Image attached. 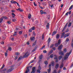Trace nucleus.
Wrapping results in <instances>:
<instances>
[{"label": "nucleus", "mask_w": 73, "mask_h": 73, "mask_svg": "<svg viewBox=\"0 0 73 73\" xmlns=\"http://www.w3.org/2000/svg\"><path fill=\"white\" fill-rule=\"evenodd\" d=\"M71 25H72V23L70 22L68 24V27H70V26H71Z\"/></svg>", "instance_id": "nucleus-18"}, {"label": "nucleus", "mask_w": 73, "mask_h": 73, "mask_svg": "<svg viewBox=\"0 0 73 73\" xmlns=\"http://www.w3.org/2000/svg\"><path fill=\"white\" fill-rule=\"evenodd\" d=\"M28 18L29 19L31 18V14L30 13L29 14Z\"/></svg>", "instance_id": "nucleus-14"}, {"label": "nucleus", "mask_w": 73, "mask_h": 73, "mask_svg": "<svg viewBox=\"0 0 73 73\" xmlns=\"http://www.w3.org/2000/svg\"><path fill=\"white\" fill-rule=\"evenodd\" d=\"M52 49L54 50H56V48H55V47H53Z\"/></svg>", "instance_id": "nucleus-57"}, {"label": "nucleus", "mask_w": 73, "mask_h": 73, "mask_svg": "<svg viewBox=\"0 0 73 73\" xmlns=\"http://www.w3.org/2000/svg\"><path fill=\"white\" fill-rule=\"evenodd\" d=\"M69 35H70V34L69 33L66 34L65 35L64 38H65L66 37H68V36H69Z\"/></svg>", "instance_id": "nucleus-8"}, {"label": "nucleus", "mask_w": 73, "mask_h": 73, "mask_svg": "<svg viewBox=\"0 0 73 73\" xmlns=\"http://www.w3.org/2000/svg\"><path fill=\"white\" fill-rule=\"evenodd\" d=\"M3 20V18L2 17L0 19V23H1L2 22Z\"/></svg>", "instance_id": "nucleus-16"}, {"label": "nucleus", "mask_w": 73, "mask_h": 73, "mask_svg": "<svg viewBox=\"0 0 73 73\" xmlns=\"http://www.w3.org/2000/svg\"><path fill=\"white\" fill-rule=\"evenodd\" d=\"M59 54L62 55H64V52L62 51H60V52H59Z\"/></svg>", "instance_id": "nucleus-7"}, {"label": "nucleus", "mask_w": 73, "mask_h": 73, "mask_svg": "<svg viewBox=\"0 0 73 73\" xmlns=\"http://www.w3.org/2000/svg\"><path fill=\"white\" fill-rule=\"evenodd\" d=\"M25 38H27V37H28L27 35L26 34L25 35Z\"/></svg>", "instance_id": "nucleus-53"}, {"label": "nucleus", "mask_w": 73, "mask_h": 73, "mask_svg": "<svg viewBox=\"0 0 73 73\" xmlns=\"http://www.w3.org/2000/svg\"><path fill=\"white\" fill-rule=\"evenodd\" d=\"M59 66V64H56L55 65V68L56 69H57Z\"/></svg>", "instance_id": "nucleus-13"}, {"label": "nucleus", "mask_w": 73, "mask_h": 73, "mask_svg": "<svg viewBox=\"0 0 73 73\" xmlns=\"http://www.w3.org/2000/svg\"><path fill=\"white\" fill-rule=\"evenodd\" d=\"M53 73H57L56 72V70H54L53 71Z\"/></svg>", "instance_id": "nucleus-44"}, {"label": "nucleus", "mask_w": 73, "mask_h": 73, "mask_svg": "<svg viewBox=\"0 0 73 73\" xmlns=\"http://www.w3.org/2000/svg\"><path fill=\"white\" fill-rule=\"evenodd\" d=\"M10 68L7 71V73L11 72H12V71L14 69V67H13V66H11L10 67Z\"/></svg>", "instance_id": "nucleus-2"}, {"label": "nucleus", "mask_w": 73, "mask_h": 73, "mask_svg": "<svg viewBox=\"0 0 73 73\" xmlns=\"http://www.w3.org/2000/svg\"><path fill=\"white\" fill-rule=\"evenodd\" d=\"M65 29H66V28H65V27H64L63 30H62V32H64V31H65Z\"/></svg>", "instance_id": "nucleus-40"}, {"label": "nucleus", "mask_w": 73, "mask_h": 73, "mask_svg": "<svg viewBox=\"0 0 73 73\" xmlns=\"http://www.w3.org/2000/svg\"><path fill=\"white\" fill-rule=\"evenodd\" d=\"M53 45H54V44H52L50 46V48H52V46H53Z\"/></svg>", "instance_id": "nucleus-38"}, {"label": "nucleus", "mask_w": 73, "mask_h": 73, "mask_svg": "<svg viewBox=\"0 0 73 73\" xmlns=\"http://www.w3.org/2000/svg\"><path fill=\"white\" fill-rule=\"evenodd\" d=\"M71 13H72V11H70L68 13L69 15H70L71 14Z\"/></svg>", "instance_id": "nucleus-55"}, {"label": "nucleus", "mask_w": 73, "mask_h": 73, "mask_svg": "<svg viewBox=\"0 0 73 73\" xmlns=\"http://www.w3.org/2000/svg\"><path fill=\"white\" fill-rule=\"evenodd\" d=\"M68 23H66L65 26H64V28H66V27H67V25H68Z\"/></svg>", "instance_id": "nucleus-30"}, {"label": "nucleus", "mask_w": 73, "mask_h": 73, "mask_svg": "<svg viewBox=\"0 0 73 73\" xmlns=\"http://www.w3.org/2000/svg\"><path fill=\"white\" fill-rule=\"evenodd\" d=\"M65 33L64 32H63L62 34L61 38H62L63 37H65Z\"/></svg>", "instance_id": "nucleus-9"}, {"label": "nucleus", "mask_w": 73, "mask_h": 73, "mask_svg": "<svg viewBox=\"0 0 73 73\" xmlns=\"http://www.w3.org/2000/svg\"><path fill=\"white\" fill-rule=\"evenodd\" d=\"M54 56H55V57L54 58V59H57V56H56V55H54Z\"/></svg>", "instance_id": "nucleus-35"}, {"label": "nucleus", "mask_w": 73, "mask_h": 73, "mask_svg": "<svg viewBox=\"0 0 73 73\" xmlns=\"http://www.w3.org/2000/svg\"><path fill=\"white\" fill-rule=\"evenodd\" d=\"M31 40L32 41L33 40H35V37H31Z\"/></svg>", "instance_id": "nucleus-21"}, {"label": "nucleus", "mask_w": 73, "mask_h": 73, "mask_svg": "<svg viewBox=\"0 0 73 73\" xmlns=\"http://www.w3.org/2000/svg\"><path fill=\"white\" fill-rule=\"evenodd\" d=\"M32 71L31 72V73H35V69H36V67H34L33 68Z\"/></svg>", "instance_id": "nucleus-6"}, {"label": "nucleus", "mask_w": 73, "mask_h": 73, "mask_svg": "<svg viewBox=\"0 0 73 73\" xmlns=\"http://www.w3.org/2000/svg\"><path fill=\"white\" fill-rule=\"evenodd\" d=\"M42 55H41L39 56V59L40 60L39 61V62H40L41 60H42Z\"/></svg>", "instance_id": "nucleus-11"}, {"label": "nucleus", "mask_w": 73, "mask_h": 73, "mask_svg": "<svg viewBox=\"0 0 73 73\" xmlns=\"http://www.w3.org/2000/svg\"><path fill=\"white\" fill-rule=\"evenodd\" d=\"M34 61H35V60H32V61H31V62H30L31 63H33V62H34Z\"/></svg>", "instance_id": "nucleus-60"}, {"label": "nucleus", "mask_w": 73, "mask_h": 73, "mask_svg": "<svg viewBox=\"0 0 73 73\" xmlns=\"http://www.w3.org/2000/svg\"><path fill=\"white\" fill-rule=\"evenodd\" d=\"M69 41V38H67L66 40V41Z\"/></svg>", "instance_id": "nucleus-59"}, {"label": "nucleus", "mask_w": 73, "mask_h": 73, "mask_svg": "<svg viewBox=\"0 0 73 73\" xmlns=\"http://www.w3.org/2000/svg\"><path fill=\"white\" fill-rule=\"evenodd\" d=\"M40 13L42 14H43V11L42 10L40 11Z\"/></svg>", "instance_id": "nucleus-50"}, {"label": "nucleus", "mask_w": 73, "mask_h": 73, "mask_svg": "<svg viewBox=\"0 0 73 73\" xmlns=\"http://www.w3.org/2000/svg\"><path fill=\"white\" fill-rule=\"evenodd\" d=\"M29 55V54L28 53V52H27L23 56V58H27Z\"/></svg>", "instance_id": "nucleus-3"}, {"label": "nucleus", "mask_w": 73, "mask_h": 73, "mask_svg": "<svg viewBox=\"0 0 73 73\" xmlns=\"http://www.w3.org/2000/svg\"><path fill=\"white\" fill-rule=\"evenodd\" d=\"M50 57L51 58H53V54H52L51 55H50Z\"/></svg>", "instance_id": "nucleus-32"}, {"label": "nucleus", "mask_w": 73, "mask_h": 73, "mask_svg": "<svg viewBox=\"0 0 73 73\" xmlns=\"http://www.w3.org/2000/svg\"><path fill=\"white\" fill-rule=\"evenodd\" d=\"M53 50H51L49 52V54H50L51 53H52V52H53Z\"/></svg>", "instance_id": "nucleus-26"}, {"label": "nucleus", "mask_w": 73, "mask_h": 73, "mask_svg": "<svg viewBox=\"0 0 73 73\" xmlns=\"http://www.w3.org/2000/svg\"><path fill=\"white\" fill-rule=\"evenodd\" d=\"M7 71V69H4L3 70L1 71V72H6Z\"/></svg>", "instance_id": "nucleus-31"}, {"label": "nucleus", "mask_w": 73, "mask_h": 73, "mask_svg": "<svg viewBox=\"0 0 73 73\" xmlns=\"http://www.w3.org/2000/svg\"><path fill=\"white\" fill-rule=\"evenodd\" d=\"M2 18H3V19H7V17H3Z\"/></svg>", "instance_id": "nucleus-37"}, {"label": "nucleus", "mask_w": 73, "mask_h": 73, "mask_svg": "<svg viewBox=\"0 0 73 73\" xmlns=\"http://www.w3.org/2000/svg\"><path fill=\"white\" fill-rule=\"evenodd\" d=\"M61 44V40L59 39L58 40V43H56L55 44V46L56 47L58 46Z\"/></svg>", "instance_id": "nucleus-4"}, {"label": "nucleus", "mask_w": 73, "mask_h": 73, "mask_svg": "<svg viewBox=\"0 0 73 73\" xmlns=\"http://www.w3.org/2000/svg\"><path fill=\"white\" fill-rule=\"evenodd\" d=\"M63 66H64V64H62L60 66V69H62V68L63 67Z\"/></svg>", "instance_id": "nucleus-19"}, {"label": "nucleus", "mask_w": 73, "mask_h": 73, "mask_svg": "<svg viewBox=\"0 0 73 73\" xmlns=\"http://www.w3.org/2000/svg\"><path fill=\"white\" fill-rule=\"evenodd\" d=\"M38 69H39V70H41V66H39L38 67Z\"/></svg>", "instance_id": "nucleus-36"}, {"label": "nucleus", "mask_w": 73, "mask_h": 73, "mask_svg": "<svg viewBox=\"0 0 73 73\" xmlns=\"http://www.w3.org/2000/svg\"><path fill=\"white\" fill-rule=\"evenodd\" d=\"M16 55H19V54H20V53L19 52H17L15 53Z\"/></svg>", "instance_id": "nucleus-49"}, {"label": "nucleus", "mask_w": 73, "mask_h": 73, "mask_svg": "<svg viewBox=\"0 0 73 73\" xmlns=\"http://www.w3.org/2000/svg\"><path fill=\"white\" fill-rule=\"evenodd\" d=\"M15 4H17V5H18L19 6H20V5H19V4L17 2H16V3H15Z\"/></svg>", "instance_id": "nucleus-51"}, {"label": "nucleus", "mask_w": 73, "mask_h": 73, "mask_svg": "<svg viewBox=\"0 0 73 73\" xmlns=\"http://www.w3.org/2000/svg\"><path fill=\"white\" fill-rule=\"evenodd\" d=\"M16 10H17V11H19L20 12H23V10L21 9V8H19L18 9H17Z\"/></svg>", "instance_id": "nucleus-10"}, {"label": "nucleus", "mask_w": 73, "mask_h": 73, "mask_svg": "<svg viewBox=\"0 0 73 73\" xmlns=\"http://www.w3.org/2000/svg\"><path fill=\"white\" fill-rule=\"evenodd\" d=\"M44 63L46 65H47L48 64V62H47L46 61H45Z\"/></svg>", "instance_id": "nucleus-42"}, {"label": "nucleus", "mask_w": 73, "mask_h": 73, "mask_svg": "<svg viewBox=\"0 0 73 73\" xmlns=\"http://www.w3.org/2000/svg\"><path fill=\"white\" fill-rule=\"evenodd\" d=\"M66 51H67V50H66V49H64V53H66Z\"/></svg>", "instance_id": "nucleus-34"}, {"label": "nucleus", "mask_w": 73, "mask_h": 73, "mask_svg": "<svg viewBox=\"0 0 73 73\" xmlns=\"http://www.w3.org/2000/svg\"><path fill=\"white\" fill-rule=\"evenodd\" d=\"M72 50H71L69 53H67L64 56V60H67L68 58V57H69V55L70 54V53H72Z\"/></svg>", "instance_id": "nucleus-1"}, {"label": "nucleus", "mask_w": 73, "mask_h": 73, "mask_svg": "<svg viewBox=\"0 0 73 73\" xmlns=\"http://www.w3.org/2000/svg\"><path fill=\"white\" fill-rule=\"evenodd\" d=\"M12 15H13V16H15V14L14 13H12Z\"/></svg>", "instance_id": "nucleus-62"}, {"label": "nucleus", "mask_w": 73, "mask_h": 73, "mask_svg": "<svg viewBox=\"0 0 73 73\" xmlns=\"http://www.w3.org/2000/svg\"><path fill=\"white\" fill-rule=\"evenodd\" d=\"M61 58H62V56H60L59 57V60H61Z\"/></svg>", "instance_id": "nucleus-27"}, {"label": "nucleus", "mask_w": 73, "mask_h": 73, "mask_svg": "<svg viewBox=\"0 0 73 73\" xmlns=\"http://www.w3.org/2000/svg\"><path fill=\"white\" fill-rule=\"evenodd\" d=\"M43 52L44 53H46V52H47L45 50H44L43 51Z\"/></svg>", "instance_id": "nucleus-48"}, {"label": "nucleus", "mask_w": 73, "mask_h": 73, "mask_svg": "<svg viewBox=\"0 0 73 73\" xmlns=\"http://www.w3.org/2000/svg\"><path fill=\"white\" fill-rule=\"evenodd\" d=\"M71 45L73 48V43H72V42H71Z\"/></svg>", "instance_id": "nucleus-64"}, {"label": "nucleus", "mask_w": 73, "mask_h": 73, "mask_svg": "<svg viewBox=\"0 0 73 73\" xmlns=\"http://www.w3.org/2000/svg\"><path fill=\"white\" fill-rule=\"evenodd\" d=\"M36 42H37V40H36L35 41V42L33 44V46H34L35 45H36Z\"/></svg>", "instance_id": "nucleus-20"}, {"label": "nucleus", "mask_w": 73, "mask_h": 73, "mask_svg": "<svg viewBox=\"0 0 73 73\" xmlns=\"http://www.w3.org/2000/svg\"><path fill=\"white\" fill-rule=\"evenodd\" d=\"M37 72L38 73H40L41 72V71H40V70H38L37 71Z\"/></svg>", "instance_id": "nucleus-45"}, {"label": "nucleus", "mask_w": 73, "mask_h": 73, "mask_svg": "<svg viewBox=\"0 0 73 73\" xmlns=\"http://www.w3.org/2000/svg\"><path fill=\"white\" fill-rule=\"evenodd\" d=\"M35 27H32V28H31V29L32 30H35Z\"/></svg>", "instance_id": "nucleus-41"}, {"label": "nucleus", "mask_w": 73, "mask_h": 73, "mask_svg": "<svg viewBox=\"0 0 73 73\" xmlns=\"http://www.w3.org/2000/svg\"><path fill=\"white\" fill-rule=\"evenodd\" d=\"M51 65L52 66H54V61H52L51 63Z\"/></svg>", "instance_id": "nucleus-17"}, {"label": "nucleus", "mask_w": 73, "mask_h": 73, "mask_svg": "<svg viewBox=\"0 0 73 73\" xmlns=\"http://www.w3.org/2000/svg\"><path fill=\"white\" fill-rule=\"evenodd\" d=\"M8 50H9V51H11L12 50V48L11 47H9L8 48Z\"/></svg>", "instance_id": "nucleus-28"}, {"label": "nucleus", "mask_w": 73, "mask_h": 73, "mask_svg": "<svg viewBox=\"0 0 73 73\" xmlns=\"http://www.w3.org/2000/svg\"><path fill=\"white\" fill-rule=\"evenodd\" d=\"M5 66V65L4 64H3L2 66V67L1 68V69H3V68Z\"/></svg>", "instance_id": "nucleus-43"}, {"label": "nucleus", "mask_w": 73, "mask_h": 73, "mask_svg": "<svg viewBox=\"0 0 73 73\" xmlns=\"http://www.w3.org/2000/svg\"><path fill=\"white\" fill-rule=\"evenodd\" d=\"M5 56H8V54H7V53L5 52Z\"/></svg>", "instance_id": "nucleus-47"}, {"label": "nucleus", "mask_w": 73, "mask_h": 73, "mask_svg": "<svg viewBox=\"0 0 73 73\" xmlns=\"http://www.w3.org/2000/svg\"><path fill=\"white\" fill-rule=\"evenodd\" d=\"M63 47V46L62 44L60 45L58 47V49L59 50H61V49Z\"/></svg>", "instance_id": "nucleus-5"}, {"label": "nucleus", "mask_w": 73, "mask_h": 73, "mask_svg": "<svg viewBox=\"0 0 73 73\" xmlns=\"http://www.w3.org/2000/svg\"><path fill=\"white\" fill-rule=\"evenodd\" d=\"M51 70V68H49V69L47 70L48 73H50V72Z\"/></svg>", "instance_id": "nucleus-23"}, {"label": "nucleus", "mask_w": 73, "mask_h": 73, "mask_svg": "<svg viewBox=\"0 0 73 73\" xmlns=\"http://www.w3.org/2000/svg\"><path fill=\"white\" fill-rule=\"evenodd\" d=\"M49 23H48L47 25H46V29H49Z\"/></svg>", "instance_id": "nucleus-12"}, {"label": "nucleus", "mask_w": 73, "mask_h": 73, "mask_svg": "<svg viewBox=\"0 0 73 73\" xmlns=\"http://www.w3.org/2000/svg\"><path fill=\"white\" fill-rule=\"evenodd\" d=\"M13 21H16V20L15 19H13Z\"/></svg>", "instance_id": "nucleus-63"}, {"label": "nucleus", "mask_w": 73, "mask_h": 73, "mask_svg": "<svg viewBox=\"0 0 73 73\" xmlns=\"http://www.w3.org/2000/svg\"><path fill=\"white\" fill-rule=\"evenodd\" d=\"M63 6H64V4H62L61 6V8H62V7H63Z\"/></svg>", "instance_id": "nucleus-58"}, {"label": "nucleus", "mask_w": 73, "mask_h": 73, "mask_svg": "<svg viewBox=\"0 0 73 73\" xmlns=\"http://www.w3.org/2000/svg\"><path fill=\"white\" fill-rule=\"evenodd\" d=\"M21 33H22V31H20L19 33V35H21Z\"/></svg>", "instance_id": "nucleus-61"}, {"label": "nucleus", "mask_w": 73, "mask_h": 73, "mask_svg": "<svg viewBox=\"0 0 73 73\" xmlns=\"http://www.w3.org/2000/svg\"><path fill=\"white\" fill-rule=\"evenodd\" d=\"M56 38H59V35L57 34V35H56Z\"/></svg>", "instance_id": "nucleus-29"}, {"label": "nucleus", "mask_w": 73, "mask_h": 73, "mask_svg": "<svg viewBox=\"0 0 73 73\" xmlns=\"http://www.w3.org/2000/svg\"><path fill=\"white\" fill-rule=\"evenodd\" d=\"M44 34L42 35V40H44Z\"/></svg>", "instance_id": "nucleus-46"}, {"label": "nucleus", "mask_w": 73, "mask_h": 73, "mask_svg": "<svg viewBox=\"0 0 73 73\" xmlns=\"http://www.w3.org/2000/svg\"><path fill=\"white\" fill-rule=\"evenodd\" d=\"M11 22L9 21H8L7 22V23L9 25V24H11Z\"/></svg>", "instance_id": "nucleus-39"}, {"label": "nucleus", "mask_w": 73, "mask_h": 73, "mask_svg": "<svg viewBox=\"0 0 73 73\" xmlns=\"http://www.w3.org/2000/svg\"><path fill=\"white\" fill-rule=\"evenodd\" d=\"M45 48V45H44L41 48V49H42L43 48Z\"/></svg>", "instance_id": "nucleus-56"}, {"label": "nucleus", "mask_w": 73, "mask_h": 73, "mask_svg": "<svg viewBox=\"0 0 73 73\" xmlns=\"http://www.w3.org/2000/svg\"><path fill=\"white\" fill-rule=\"evenodd\" d=\"M11 3H13V4H16V2L15 1L13 0H12L11 1Z\"/></svg>", "instance_id": "nucleus-15"}, {"label": "nucleus", "mask_w": 73, "mask_h": 73, "mask_svg": "<svg viewBox=\"0 0 73 73\" xmlns=\"http://www.w3.org/2000/svg\"><path fill=\"white\" fill-rule=\"evenodd\" d=\"M29 32H31L32 31V29H30L29 30Z\"/></svg>", "instance_id": "nucleus-52"}, {"label": "nucleus", "mask_w": 73, "mask_h": 73, "mask_svg": "<svg viewBox=\"0 0 73 73\" xmlns=\"http://www.w3.org/2000/svg\"><path fill=\"white\" fill-rule=\"evenodd\" d=\"M22 59V57H21V56H20L18 59V61H19V60H21Z\"/></svg>", "instance_id": "nucleus-33"}, {"label": "nucleus", "mask_w": 73, "mask_h": 73, "mask_svg": "<svg viewBox=\"0 0 73 73\" xmlns=\"http://www.w3.org/2000/svg\"><path fill=\"white\" fill-rule=\"evenodd\" d=\"M73 5H72L69 8V10L70 11L73 8Z\"/></svg>", "instance_id": "nucleus-22"}, {"label": "nucleus", "mask_w": 73, "mask_h": 73, "mask_svg": "<svg viewBox=\"0 0 73 73\" xmlns=\"http://www.w3.org/2000/svg\"><path fill=\"white\" fill-rule=\"evenodd\" d=\"M34 4L35 6H37V5L36 4V3H35V2H34Z\"/></svg>", "instance_id": "nucleus-54"}, {"label": "nucleus", "mask_w": 73, "mask_h": 73, "mask_svg": "<svg viewBox=\"0 0 73 73\" xmlns=\"http://www.w3.org/2000/svg\"><path fill=\"white\" fill-rule=\"evenodd\" d=\"M50 38H49L48 40V44H49V43L50 42Z\"/></svg>", "instance_id": "nucleus-24"}, {"label": "nucleus", "mask_w": 73, "mask_h": 73, "mask_svg": "<svg viewBox=\"0 0 73 73\" xmlns=\"http://www.w3.org/2000/svg\"><path fill=\"white\" fill-rule=\"evenodd\" d=\"M29 69H27L25 73H28L29 72Z\"/></svg>", "instance_id": "nucleus-25"}]
</instances>
